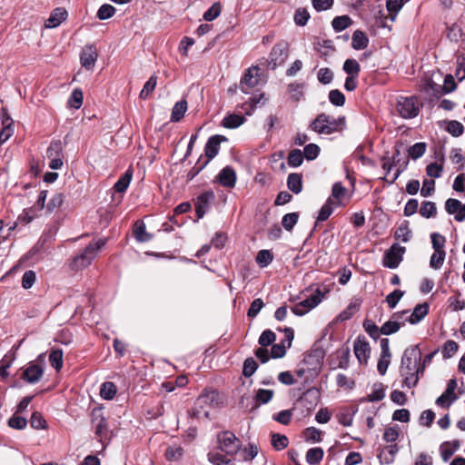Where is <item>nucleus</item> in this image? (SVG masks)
Returning a JSON list of instances; mask_svg holds the SVG:
<instances>
[{"instance_id": "8fccbe9b", "label": "nucleus", "mask_w": 465, "mask_h": 465, "mask_svg": "<svg viewBox=\"0 0 465 465\" xmlns=\"http://www.w3.org/2000/svg\"><path fill=\"white\" fill-rule=\"evenodd\" d=\"M208 460L213 465H232L231 460L219 452H209Z\"/></svg>"}, {"instance_id": "6e6552de", "label": "nucleus", "mask_w": 465, "mask_h": 465, "mask_svg": "<svg viewBox=\"0 0 465 465\" xmlns=\"http://www.w3.org/2000/svg\"><path fill=\"white\" fill-rule=\"evenodd\" d=\"M289 45L286 42L276 44L270 54L269 67L274 70L277 66L282 65L288 57Z\"/></svg>"}, {"instance_id": "473e14b6", "label": "nucleus", "mask_w": 465, "mask_h": 465, "mask_svg": "<svg viewBox=\"0 0 465 465\" xmlns=\"http://www.w3.org/2000/svg\"><path fill=\"white\" fill-rule=\"evenodd\" d=\"M426 149H427L426 143H423V142L416 143L415 144L409 147L408 156L413 160H417L425 153Z\"/></svg>"}, {"instance_id": "2f4dec72", "label": "nucleus", "mask_w": 465, "mask_h": 465, "mask_svg": "<svg viewBox=\"0 0 465 465\" xmlns=\"http://www.w3.org/2000/svg\"><path fill=\"white\" fill-rule=\"evenodd\" d=\"M117 392L116 386L114 382L105 381L100 389V395L104 400H112Z\"/></svg>"}, {"instance_id": "e433bc0d", "label": "nucleus", "mask_w": 465, "mask_h": 465, "mask_svg": "<svg viewBox=\"0 0 465 465\" xmlns=\"http://www.w3.org/2000/svg\"><path fill=\"white\" fill-rule=\"evenodd\" d=\"M303 153L300 149H293L289 153L288 164L292 167H298L303 163Z\"/></svg>"}, {"instance_id": "f8f14e48", "label": "nucleus", "mask_w": 465, "mask_h": 465, "mask_svg": "<svg viewBox=\"0 0 465 465\" xmlns=\"http://www.w3.org/2000/svg\"><path fill=\"white\" fill-rule=\"evenodd\" d=\"M236 181V172L232 166H225L223 168L214 180V182L219 183L221 185L226 188H234Z\"/></svg>"}, {"instance_id": "0e129e2a", "label": "nucleus", "mask_w": 465, "mask_h": 465, "mask_svg": "<svg viewBox=\"0 0 465 465\" xmlns=\"http://www.w3.org/2000/svg\"><path fill=\"white\" fill-rule=\"evenodd\" d=\"M424 92L433 95L437 99L443 94L441 93V85L437 84L432 80H429L423 88Z\"/></svg>"}, {"instance_id": "79ce46f5", "label": "nucleus", "mask_w": 465, "mask_h": 465, "mask_svg": "<svg viewBox=\"0 0 465 465\" xmlns=\"http://www.w3.org/2000/svg\"><path fill=\"white\" fill-rule=\"evenodd\" d=\"M420 213L425 218H430L436 215L437 208L433 202L426 201L421 203Z\"/></svg>"}, {"instance_id": "e2e57ef3", "label": "nucleus", "mask_w": 465, "mask_h": 465, "mask_svg": "<svg viewBox=\"0 0 465 465\" xmlns=\"http://www.w3.org/2000/svg\"><path fill=\"white\" fill-rule=\"evenodd\" d=\"M458 349L459 345L456 341L451 340L446 341L441 351L443 358L449 359L452 357L454 353L458 351Z\"/></svg>"}, {"instance_id": "1a4fd4ad", "label": "nucleus", "mask_w": 465, "mask_h": 465, "mask_svg": "<svg viewBox=\"0 0 465 465\" xmlns=\"http://www.w3.org/2000/svg\"><path fill=\"white\" fill-rule=\"evenodd\" d=\"M215 198L212 190L202 193L194 200L195 213L198 219H202L209 209L210 203Z\"/></svg>"}, {"instance_id": "69168bd1", "label": "nucleus", "mask_w": 465, "mask_h": 465, "mask_svg": "<svg viewBox=\"0 0 465 465\" xmlns=\"http://www.w3.org/2000/svg\"><path fill=\"white\" fill-rule=\"evenodd\" d=\"M401 328V323L397 321H388L381 326V333L383 335H391L397 332Z\"/></svg>"}, {"instance_id": "f257e3e1", "label": "nucleus", "mask_w": 465, "mask_h": 465, "mask_svg": "<svg viewBox=\"0 0 465 465\" xmlns=\"http://www.w3.org/2000/svg\"><path fill=\"white\" fill-rule=\"evenodd\" d=\"M421 358V352L418 345L407 348L402 355L400 372L404 378L403 384L408 388H412L417 384V379H413L417 372V364Z\"/></svg>"}, {"instance_id": "f3484780", "label": "nucleus", "mask_w": 465, "mask_h": 465, "mask_svg": "<svg viewBox=\"0 0 465 465\" xmlns=\"http://www.w3.org/2000/svg\"><path fill=\"white\" fill-rule=\"evenodd\" d=\"M67 16L68 13L65 8L57 7L52 11L49 18L45 23V26L46 28H55L66 20Z\"/></svg>"}, {"instance_id": "412c9836", "label": "nucleus", "mask_w": 465, "mask_h": 465, "mask_svg": "<svg viewBox=\"0 0 465 465\" xmlns=\"http://www.w3.org/2000/svg\"><path fill=\"white\" fill-rule=\"evenodd\" d=\"M340 204L341 203H335V201L329 197L326 203L322 206L317 217V221H326L333 213L334 206H339Z\"/></svg>"}, {"instance_id": "864d4df0", "label": "nucleus", "mask_w": 465, "mask_h": 465, "mask_svg": "<svg viewBox=\"0 0 465 465\" xmlns=\"http://www.w3.org/2000/svg\"><path fill=\"white\" fill-rule=\"evenodd\" d=\"M258 368L257 362L253 360V358H247L243 362L242 374L243 376L249 378L253 375Z\"/></svg>"}, {"instance_id": "13d9d810", "label": "nucleus", "mask_w": 465, "mask_h": 465, "mask_svg": "<svg viewBox=\"0 0 465 465\" xmlns=\"http://www.w3.org/2000/svg\"><path fill=\"white\" fill-rule=\"evenodd\" d=\"M302 153L304 158H306L308 161H312L319 155L320 147L315 143H309L305 145Z\"/></svg>"}, {"instance_id": "39448f33", "label": "nucleus", "mask_w": 465, "mask_h": 465, "mask_svg": "<svg viewBox=\"0 0 465 465\" xmlns=\"http://www.w3.org/2000/svg\"><path fill=\"white\" fill-rule=\"evenodd\" d=\"M218 394L216 391H213L206 393H202L195 401L194 407L188 411L189 416L194 419H201L203 411L207 406L217 405V398Z\"/></svg>"}, {"instance_id": "ea45409f", "label": "nucleus", "mask_w": 465, "mask_h": 465, "mask_svg": "<svg viewBox=\"0 0 465 465\" xmlns=\"http://www.w3.org/2000/svg\"><path fill=\"white\" fill-rule=\"evenodd\" d=\"M273 394L272 390L259 389L255 393L254 400L257 404H266L272 399Z\"/></svg>"}, {"instance_id": "c03bdc74", "label": "nucleus", "mask_w": 465, "mask_h": 465, "mask_svg": "<svg viewBox=\"0 0 465 465\" xmlns=\"http://www.w3.org/2000/svg\"><path fill=\"white\" fill-rule=\"evenodd\" d=\"M273 260V255L269 250H261L256 256V262L261 267H266Z\"/></svg>"}, {"instance_id": "0eeeda50", "label": "nucleus", "mask_w": 465, "mask_h": 465, "mask_svg": "<svg viewBox=\"0 0 465 465\" xmlns=\"http://www.w3.org/2000/svg\"><path fill=\"white\" fill-rule=\"evenodd\" d=\"M405 252V247L401 246L399 243H393L384 254L383 265L390 269L397 268L402 261Z\"/></svg>"}, {"instance_id": "dca6fc26", "label": "nucleus", "mask_w": 465, "mask_h": 465, "mask_svg": "<svg viewBox=\"0 0 465 465\" xmlns=\"http://www.w3.org/2000/svg\"><path fill=\"white\" fill-rule=\"evenodd\" d=\"M44 374V369L35 363H30L28 367H26L21 378L25 380L28 383H36L38 382Z\"/></svg>"}, {"instance_id": "49530a36", "label": "nucleus", "mask_w": 465, "mask_h": 465, "mask_svg": "<svg viewBox=\"0 0 465 465\" xmlns=\"http://www.w3.org/2000/svg\"><path fill=\"white\" fill-rule=\"evenodd\" d=\"M275 340V333L271 330H265L260 335L258 342L261 347L266 348L267 346L272 345Z\"/></svg>"}, {"instance_id": "7ed1b4c3", "label": "nucleus", "mask_w": 465, "mask_h": 465, "mask_svg": "<svg viewBox=\"0 0 465 465\" xmlns=\"http://www.w3.org/2000/svg\"><path fill=\"white\" fill-rule=\"evenodd\" d=\"M105 244V240L99 239L95 242H90L83 252L76 255L70 264L71 269L74 271H79L86 268L92 262L96 256L97 251L100 250Z\"/></svg>"}, {"instance_id": "bf43d9fd", "label": "nucleus", "mask_w": 465, "mask_h": 465, "mask_svg": "<svg viewBox=\"0 0 465 465\" xmlns=\"http://www.w3.org/2000/svg\"><path fill=\"white\" fill-rule=\"evenodd\" d=\"M31 427L35 430L45 429L46 420L44 419L42 414L38 411H35L30 419Z\"/></svg>"}, {"instance_id": "f704fd0d", "label": "nucleus", "mask_w": 465, "mask_h": 465, "mask_svg": "<svg viewBox=\"0 0 465 465\" xmlns=\"http://www.w3.org/2000/svg\"><path fill=\"white\" fill-rule=\"evenodd\" d=\"M404 5L403 0H386V7L390 13V19L393 22L396 19L398 12Z\"/></svg>"}, {"instance_id": "f03ea898", "label": "nucleus", "mask_w": 465, "mask_h": 465, "mask_svg": "<svg viewBox=\"0 0 465 465\" xmlns=\"http://www.w3.org/2000/svg\"><path fill=\"white\" fill-rule=\"evenodd\" d=\"M309 127L319 134L341 133L346 128V118L340 116L335 119L325 113H321L311 122Z\"/></svg>"}, {"instance_id": "58836bf2", "label": "nucleus", "mask_w": 465, "mask_h": 465, "mask_svg": "<svg viewBox=\"0 0 465 465\" xmlns=\"http://www.w3.org/2000/svg\"><path fill=\"white\" fill-rule=\"evenodd\" d=\"M365 331L373 339L378 340L381 333V327L379 328L372 321L365 320L363 322Z\"/></svg>"}, {"instance_id": "3c124183", "label": "nucleus", "mask_w": 465, "mask_h": 465, "mask_svg": "<svg viewBox=\"0 0 465 465\" xmlns=\"http://www.w3.org/2000/svg\"><path fill=\"white\" fill-rule=\"evenodd\" d=\"M385 397L384 388L382 383H376L373 386V391L368 395V401H380Z\"/></svg>"}, {"instance_id": "bb28decb", "label": "nucleus", "mask_w": 465, "mask_h": 465, "mask_svg": "<svg viewBox=\"0 0 465 465\" xmlns=\"http://www.w3.org/2000/svg\"><path fill=\"white\" fill-rule=\"evenodd\" d=\"M244 116L232 114L225 116L222 122V124L225 128L233 129L242 125L244 123Z\"/></svg>"}, {"instance_id": "cd10ccee", "label": "nucleus", "mask_w": 465, "mask_h": 465, "mask_svg": "<svg viewBox=\"0 0 465 465\" xmlns=\"http://www.w3.org/2000/svg\"><path fill=\"white\" fill-rule=\"evenodd\" d=\"M396 240H401L403 242L410 241L411 237V231L409 228V222L403 221L401 225L397 228L394 233Z\"/></svg>"}, {"instance_id": "052dcab7", "label": "nucleus", "mask_w": 465, "mask_h": 465, "mask_svg": "<svg viewBox=\"0 0 465 465\" xmlns=\"http://www.w3.org/2000/svg\"><path fill=\"white\" fill-rule=\"evenodd\" d=\"M222 11L220 3H214L207 11L203 14V19L210 22L217 18Z\"/></svg>"}, {"instance_id": "9b49d317", "label": "nucleus", "mask_w": 465, "mask_h": 465, "mask_svg": "<svg viewBox=\"0 0 465 465\" xmlns=\"http://www.w3.org/2000/svg\"><path fill=\"white\" fill-rule=\"evenodd\" d=\"M354 354L361 364H367L371 347L364 336H358L353 345Z\"/></svg>"}, {"instance_id": "2eb2a0df", "label": "nucleus", "mask_w": 465, "mask_h": 465, "mask_svg": "<svg viewBox=\"0 0 465 465\" xmlns=\"http://www.w3.org/2000/svg\"><path fill=\"white\" fill-rule=\"evenodd\" d=\"M321 398L320 391L316 388H310L300 397L299 401L308 411L313 410L319 403Z\"/></svg>"}, {"instance_id": "de8ad7c7", "label": "nucleus", "mask_w": 465, "mask_h": 465, "mask_svg": "<svg viewBox=\"0 0 465 465\" xmlns=\"http://www.w3.org/2000/svg\"><path fill=\"white\" fill-rule=\"evenodd\" d=\"M289 440L285 435L273 433L272 435V445L277 450L285 449L288 446Z\"/></svg>"}, {"instance_id": "72a5a7b5", "label": "nucleus", "mask_w": 465, "mask_h": 465, "mask_svg": "<svg viewBox=\"0 0 465 465\" xmlns=\"http://www.w3.org/2000/svg\"><path fill=\"white\" fill-rule=\"evenodd\" d=\"M134 233L135 239L140 242H148L153 238L152 234L146 232L145 224L143 223L138 224V222H136Z\"/></svg>"}, {"instance_id": "5701e85b", "label": "nucleus", "mask_w": 465, "mask_h": 465, "mask_svg": "<svg viewBox=\"0 0 465 465\" xmlns=\"http://www.w3.org/2000/svg\"><path fill=\"white\" fill-rule=\"evenodd\" d=\"M369 38L364 32L356 30L352 35L351 46L355 50H362L368 46Z\"/></svg>"}, {"instance_id": "37998d69", "label": "nucleus", "mask_w": 465, "mask_h": 465, "mask_svg": "<svg viewBox=\"0 0 465 465\" xmlns=\"http://www.w3.org/2000/svg\"><path fill=\"white\" fill-rule=\"evenodd\" d=\"M83 97H84V95H83L82 90H80L78 88L74 89L69 97L68 105L71 108H74V109L80 108L83 104Z\"/></svg>"}, {"instance_id": "4d7b16f0", "label": "nucleus", "mask_w": 465, "mask_h": 465, "mask_svg": "<svg viewBox=\"0 0 465 465\" xmlns=\"http://www.w3.org/2000/svg\"><path fill=\"white\" fill-rule=\"evenodd\" d=\"M304 437L306 440H311L313 442H320L322 441V430L319 429H316L315 427H310L307 428L303 431Z\"/></svg>"}, {"instance_id": "c756f323", "label": "nucleus", "mask_w": 465, "mask_h": 465, "mask_svg": "<svg viewBox=\"0 0 465 465\" xmlns=\"http://www.w3.org/2000/svg\"><path fill=\"white\" fill-rule=\"evenodd\" d=\"M63 357L64 352L61 349L52 350L49 354V361L51 366L58 371L63 368Z\"/></svg>"}, {"instance_id": "09e8293b", "label": "nucleus", "mask_w": 465, "mask_h": 465, "mask_svg": "<svg viewBox=\"0 0 465 465\" xmlns=\"http://www.w3.org/2000/svg\"><path fill=\"white\" fill-rule=\"evenodd\" d=\"M299 219L298 213H290L282 217V224L286 231H292Z\"/></svg>"}, {"instance_id": "338daca9", "label": "nucleus", "mask_w": 465, "mask_h": 465, "mask_svg": "<svg viewBox=\"0 0 465 465\" xmlns=\"http://www.w3.org/2000/svg\"><path fill=\"white\" fill-rule=\"evenodd\" d=\"M303 88L302 84H290L288 85V91L291 94V98L295 101L299 102L302 97L303 96V93L302 89Z\"/></svg>"}, {"instance_id": "20e7f679", "label": "nucleus", "mask_w": 465, "mask_h": 465, "mask_svg": "<svg viewBox=\"0 0 465 465\" xmlns=\"http://www.w3.org/2000/svg\"><path fill=\"white\" fill-rule=\"evenodd\" d=\"M396 109L401 117L404 119H412L416 117L420 110L418 103V97L412 96H400L397 100Z\"/></svg>"}, {"instance_id": "b1692460", "label": "nucleus", "mask_w": 465, "mask_h": 465, "mask_svg": "<svg viewBox=\"0 0 465 465\" xmlns=\"http://www.w3.org/2000/svg\"><path fill=\"white\" fill-rule=\"evenodd\" d=\"M352 24L351 18L347 15L335 16L331 21L332 28L335 32H341Z\"/></svg>"}, {"instance_id": "aec40b11", "label": "nucleus", "mask_w": 465, "mask_h": 465, "mask_svg": "<svg viewBox=\"0 0 465 465\" xmlns=\"http://www.w3.org/2000/svg\"><path fill=\"white\" fill-rule=\"evenodd\" d=\"M429 312V304L424 302L417 304L408 319V322L411 324H417L420 322Z\"/></svg>"}, {"instance_id": "a19ab883", "label": "nucleus", "mask_w": 465, "mask_h": 465, "mask_svg": "<svg viewBox=\"0 0 465 465\" xmlns=\"http://www.w3.org/2000/svg\"><path fill=\"white\" fill-rule=\"evenodd\" d=\"M116 9L109 4H104L97 11L96 16L99 20H106L114 16Z\"/></svg>"}, {"instance_id": "c9c22d12", "label": "nucleus", "mask_w": 465, "mask_h": 465, "mask_svg": "<svg viewBox=\"0 0 465 465\" xmlns=\"http://www.w3.org/2000/svg\"><path fill=\"white\" fill-rule=\"evenodd\" d=\"M157 84V76L152 75L148 81L144 84L141 93H140V98L143 100H146L150 94L153 92L155 86Z\"/></svg>"}, {"instance_id": "ddd939ff", "label": "nucleus", "mask_w": 465, "mask_h": 465, "mask_svg": "<svg viewBox=\"0 0 465 465\" xmlns=\"http://www.w3.org/2000/svg\"><path fill=\"white\" fill-rule=\"evenodd\" d=\"M98 54L94 45H85L81 53L80 61L83 67L87 70L92 69L97 60Z\"/></svg>"}, {"instance_id": "6e6d98bb", "label": "nucleus", "mask_w": 465, "mask_h": 465, "mask_svg": "<svg viewBox=\"0 0 465 465\" xmlns=\"http://www.w3.org/2000/svg\"><path fill=\"white\" fill-rule=\"evenodd\" d=\"M183 454V449L180 446H170L165 451V457L168 460H178Z\"/></svg>"}, {"instance_id": "774afa93", "label": "nucleus", "mask_w": 465, "mask_h": 465, "mask_svg": "<svg viewBox=\"0 0 465 465\" xmlns=\"http://www.w3.org/2000/svg\"><path fill=\"white\" fill-rule=\"evenodd\" d=\"M404 293L405 292L403 291L397 289L391 292L390 294H388L386 297V302L389 307L391 309L394 308L398 304L400 300L402 298Z\"/></svg>"}, {"instance_id": "7c9ffc66", "label": "nucleus", "mask_w": 465, "mask_h": 465, "mask_svg": "<svg viewBox=\"0 0 465 465\" xmlns=\"http://www.w3.org/2000/svg\"><path fill=\"white\" fill-rule=\"evenodd\" d=\"M337 357L339 359V362L337 364L336 368L340 369H348L349 362H350V357H351V351L349 347L341 348L337 350L336 351Z\"/></svg>"}, {"instance_id": "a18cd8bd", "label": "nucleus", "mask_w": 465, "mask_h": 465, "mask_svg": "<svg viewBox=\"0 0 465 465\" xmlns=\"http://www.w3.org/2000/svg\"><path fill=\"white\" fill-rule=\"evenodd\" d=\"M310 19V14L306 8H298L293 16L294 23L299 26H304Z\"/></svg>"}, {"instance_id": "393cba45", "label": "nucleus", "mask_w": 465, "mask_h": 465, "mask_svg": "<svg viewBox=\"0 0 465 465\" xmlns=\"http://www.w3.org/2000/svg\"><path fill=\"white\" fill-rule=\"evenodd\" d=\"M133 177V171L128 169L114 183V188L117 193H124L128 188Z\"/></svg>"}, {"instance_id": "5fc2aeb1", "label": "nucleus", "mask_w": 465, "mask_h": 465, "mask_svg": "<svg viewBox=\"0 0 465 465\" xmlns=\"http://www.w3.org/2000/svg\"><path fill=\"white\" fill-rule=\"evenodd\" d=\"M329 100L335 106H342L345 104L344 94L338 89L331 90L329 93Z\"/></svg>"}, {"instance_id": "a878e982", "label": "nucleus", "mask_w": 465, "mask_h": 465, "mask_svg": "<svg viewBox=\"0 0 465 465\" xmlns=\"http://www.w3.org/2000/svg\"><path fill=\"white\" fill-rule=\"evenodd\" d=\"M187 110V102L185 100H181L177 102L172 110L171 114V122L177 123L179 122L184 115Z\"/></svg>"}, {"instance_id": "a211bd4d", "label": "nucleus", "mask_w": 465, "mask_h": 465, "mask_svg": "<svg viewBox=\"0 0 465 465\" xmlns=\"http://www.w3.org/2000/svg\"><path fill=\"white\" fill-rule=\"evenodd\" d=\"M325 292H322L320 288H317L313 294L302 302H298V304L303 308V310H307L308 312L312 309L315 308L322 301Z\"/></svg>"}, {"instance_id": "680f3d73", "label": "nucleus", "mask_w": 465, "mask_h": 465, "mask_svg": "<svg viewBox=\"0 0 465 465\" xmlns=\"http://www.w3.org/2000/svg\"><path fill=\"white\" fill-rule=\"evenodd\" d=\"M458 399L456 394H448L447 391L436 400V404L441 408H448L450 404Z\"/></svg>"}, {"instance_id": "4be33fe9", "label": "nucleus", "mask_w": 465, "mask_h": 465, "mask_svg": "<svg viewBox=\"0 0 465 465\" xmlns=\"http://www.w3.org/2000/svg\"><path fill=\"white\" fill-rule=\"evenodd\" d=\"M287 186L294 193H299L302 190V176L301 173H292L287 178Z\"/></svg>"}, {"instance_id": "4468645a", "label": "nucleus", "mask_w": 465, "mask_h": 465, "mask_svg": "<svg viewBox=\"0 0 465 465\" xmlns=\"http://www.w3.org/2000/svg\"><path fill=\"white\" fill-rule=\"evenodd\" d=\"M228 139L221 134H215L211 136L205 144L204 152L207 157L206 160L209 162L213 159L219 153L220 145L222 142H226Z\"/></svg>"}, {"instance_id": "4c0bfd02", "label": "nucleus", "mask_w": 465, "mask_h": 465, "mask_svg": "<svg viewBox=\"0 0 465 465\" xmlns=\"http://www.w3.org/2000/svg\"><path fill=\"white\" fill-rule=\"evenodd\" d=\"M343 70L349 76H358L361 66L356 60L347 59L343 64Z\"/></svg>"}, {"instance_id": "603ef678", "label": "nucleus", "mask_w": 465, "mask_h": 465, "mask_svg": "<svg viewBox=\"0 0 465 465\" xmlns=\"http://www.w3.org/2000/svg\"><path fill=\"white\" fill-rule=\"evenodd\" d=\"M447 132H449L452 136L459 137L463 134L464 127L461 123L456 120H451L448 122V125L446 128Z\"/></svg>"}, {"instance_id": "9d476101", "label": "nucleus", "mask_w": 465, "mask_h": 465, "mask_svg": "<svg viewBox=\"0 0 465 465\" xmlns=\"http://www.w3.org/2000/svg\"><path fill=\"white\" fill-rule=\"evenodd\" d=\"M258 71L259 67L253 66L245 72L240 82V89L243 93H250L258 84L260 80Z\"/></svg>"}, {"instance_id": "423d86ee", "label": "nucleus", "mask_w": 465, "mask_h": 465, "mask_svg": "<svg viewBox=\"0 0 465 465\" xmlns=\"http://www.w3.org/2000/svg\"><path fill=\"white\" fill-rule=\"evenodd\" d=\"M218 442L222 451L227 455L232 456L236 454L240 449V440L236 436L228 430L218 434Z\"/></svg>"}, {"instance_id": "6ab92c4d", "label": "nucleus", "mask_w": 465, "mask_h": 465, "mask_svg": "<svg viewBox=\"0 0 465 465\" xmlns=\"http://www.w3.org/2000/svg\"><path fill=\"white\" fill-rule=\"evenodd\" d=\"M361 305V299L352 300L350 304L338 315L337 321L344 322L350 320L357 312H359Z\"/></svg>"}, {"instance_id": "c85d7f7f", "label": "nucleus", "mask_w": 465, "mask_h": 465, "mask_svg": "<svg viewBox=\"0 0 465 465\" xmlns=\"http://www.w3.org/2000/svg\"><path fill=\"white\" fill-rule=\"evenodd\" d=\"M323 450L320 447L312 448L306 453V461L310 465H316L321 462L323 458Z\"/></svg>"}]
</instances>
